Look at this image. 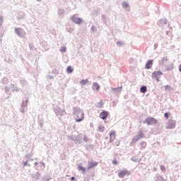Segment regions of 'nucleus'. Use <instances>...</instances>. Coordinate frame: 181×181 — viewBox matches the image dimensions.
I'll list each match as a JSON object with an SVG mask.
<instances>
[{
    "instance_id": "obj_11",
    "label": "nucleus",
    "mask_w": 181,
    "mask_h": 181,
    "mask_svg": "<svg viewBox=\"0 0 181 181\" xmlns=\"http://www.w3.org/2000/svg\"><path fill=\"white\" fill-rule=\"evenodd\" d=\"M98 165V163H89L88 169H91L93 168H95Z\"/></svg>"
},
{
    "instance_id": "obj_23",
    "label": "nucleus",
    "mask_w": 181,
    "mask_h": 181,
    "mask_svg": "<svg viewBox=\"0 0 181 181\" xmlns=\"http://www.w3.org/2000/svg\"><path fill=\"white\" fill-rule=\"evenodd\" d=\"M160 169H161L162 172H165L166 171V168L163 165L160 166Z\"/></svg>"
},
{
    "instance_id": "obj_19",
    "label": "nucleus",
    "mask_w": 181,
    "mask_h": 181,
    "mask_svg": "<svg viewBox=\"0 0 181 181\" xmlns=\"http://www.w3.org/2000/svg\"><path fill=\"white\" fill-rule=\"evenodd\" d=\"M122 6H123V8H128L129 6V4H128V3H127V2H123Z\"/></svg>"
},
{
    "instance_id": "obj_4",
    "label": "nucleus",
    "mask_w": 181,
    "mask_h": 181,
    "mask_svg": "<svg viewBox=\"0 0 181 181\" xmlns=\"http://www.w3.org/2000/svg\"><path fill=\"white\" fill-rule=\"evenodd\" d=\"M141 138H144V132L142 131H139L138 135L134 137L132 141L133 142H138Z\"/></svg>"
},
{
    "instance_id": "obj_13",
    "label": "nucleus",
    "mask_w": 181,
    "mask_h": 181,
    "mask_svg": "<svg viewBox=\"0 0 181 181\" xmlns=\"http://www.w3.org/2000/svg\"><path fill=\"white\" fill-rule=\"evenodd\" d=\"M112 90L115 93H119V91H121V90H122V86L118 87V88H112Z\"/></svg>"
},
{
    "instance_id": "obj_14",
    "label": "nucleus",
    "mask_w": 181,
    "mask_h": 181,
    "mask_svg": "<svg viewBox=\"0 0 181 181\" xmlns=\"http://www.w3.org/2000/svg\"><path fill=\"white\" fill-rule=\"evenodd\" d=\"M140 91L141 93H146V91H148V89L146 88V86H142L140 89Z\"/></svg>"
},
{
    "instance_id": "obj_22",
    "label": "nucleus",
    "mask_w": 181,
    "mask_h": 181,
    "mask_svg": "<svg viewBox=\"0 0 181 181\" xmlns=\"http://www.w3.org/2000/svg\"><path fill=\"white\" fill-rule=\"evenodd\" d=\"M141 147H142L143 149H144V148H145V147L146 146V142L143 141V142L141 144Z\"/></svg>"
},
{
    "instance_id": "obj_10",
    "label": "nucleus",
    "mask_w": 181,
    "mask_h": 181,
    "mask_svg": "<svg viewBox=\"0 0 181 181\" xmlns=\"http://www.w3.org/2000/svg\"><path fill=\"white\" fill-rule=\"evenodd\" d=\"M153 64V61H152V60H148V62H147V63L146 64V69H151V67H152V65Z\"/></svg>"
},
{
    "instance_id": "obj_20",
    "label": "nucleus",
    "mask_w": 181,
    "mask_h": 181,
    "mask_svg": "<svg viewBox=\"0 0 181 181\" xmlns=\"http://www.w3.org/2000/svg\"><path fill=\"white\" fill-rule=\"evenodd\" d=\"M78 169H79V170H81L82 172H86V168H83V167L81 166V165H79V166H78Z\"/></svg>"
},
{
    "instance_id": "obj_18",
    "label": "nucleus",
    "mask_w": 181,
    "mask_h": 181,
    "mask_svg": "<svg viewBox=\"0 0 181 181\" xmlns=\"http://www.w3.org/2000/svg\"><path fill=\"white\" fill-rule=\"evenodd\" d=\"M156 181H166V180L163 178V177H162V176H158V177H157Z\"/></svg>"
},
{
    "instance_id": "obj_7",
    "label": "nucleus",
    "mask_w": 181,
    "mask_h": 181,
    "mask_svg": "<svg viewBox=\"0 0 181 181\" xmlns=\"http://www.w3.org/2000/svg\"><path fill=\"white\" fill-rule=\"evenodd\" d=\"M116 134L117 133L115 132V131H112L109 133L110 142H114V139H115Z\"/></svg>"
},
{
    "instance_id": "obj_24",
    "label": "nucleus",
    "mask_w": 181,
    "mask_h": 181,
    "mask_svg": "<svg viewBox=\"0 0 181 181\" xmlns=\"http://www.w3.org/2000/svg\"><path fill=\"white\" fill-rule=\"evenodd\" d=\"M83 141H84L85 142H88V137H87L86 136H85L83 137Z\"/></svg>"
},
{
    "instance_id": "obj_29",
    "label": "nucleus",
    "mask_w": 181,
    "mask_h": 181,
    "mask_svg": "<svg viewBox=\"0 0 181 181\" xmlns=\"http://www.w3.org/2000/svg\"><path fill=\"white\" fill-rule=\"evenodd\" d=\"M74 177H72L71 178V180H74Z\"/></svg>"
},
{
    "instance_id": "obj_16",
    "label": "nucleus",
    "mask_w": 181,
    "mask_h": 181,
    "mask_svg": "<svg viewBox=\"0 0 181 181\" xmlns=\"http://www.w3.org/2000/svg\"><path fill=\"white\" fill-rule=\"evenodd\" d=\"M66 71H67V73H73V68H71V66H68L67 68H66Z\"/></svg>"
},
{
    "instance_id": "obj_25",
    "label": "nucleus",
    "mask_w": 181,
    "mask_h": 181,
    "mask_svg": "<svg viewBox=\"0 0 181 181\" xmlns=\"http://www.w3.org/2000/svg\"><path fill=\"white\" fill-rule=\"evenodd\" d=\"M112 163L113 165H117L118 163V161H117V159H115L113 161H112Z\"/></svg>"
},
{
    "instance_id": "obj_2",
    "label": "nucleus",
    "mask_w": 181,
    "mask_h": 181,
    "mask_svg": "<svg viewBox=\"0 0 181 181\" xmlns=\"http://www.w3.org/2000/svg\"><path fill=\"white\" fill-rule=\"evenodd\" d=\"M146 123L147 125H153L158 123V119L154 117H147L146 119Z\"/></svg>"
},
{
    "instance_id": "obj_1",
    "label": "nucleus",
    "mask_w": 181,
    "mask_h": 181,
    "mask_svg": "<svg viewBox=\"0 0 181 181\" xmlns=\"http://www.w3.org/2000/svg\"><path fill=\"white\" fill-rule=\"evenodd\" d=\"M76 115V122H81L83 119H84V113L81 111H78L75 113Z\"/></svg>"
},
{
    "instance_id": "obj_6",
    "label": "nucleus",
    "mask_w": 181,
    "mask_h": 181,
    "mask_svg": "<svg viewBox=\"0 0 181 181\" xmlns=\"http://www.w3.org/2000/svg\"><path fill=\"white\" fill-rule=\"evenodd\" d=\"M175 127H176V121L170 120L167 128L168 129H173V128H175Z\"/></svg>"
},
{
    "instance_id": "obj_28",
    "label": "nucleus",
    "mask_w": 181,
    "mask_h": 181,
    "mask_svg": "<svg viewBox=\"0 0 181 181\" xmlns=\"http://www.w3.org/2000/svg\"><path fill=\"white\" fill-rule=\"evenodd\" d=\"M179 70H180V71H181V65H180V66H179Z\"/></svg>"
},
{
    "instance_id": "obj_3",
    "label": "nucleus",
    "mask_w": 181,
    "mask_h": 181,
    "mask_svg": "<svg viewBox=\"0 0 181 181\" xmlns=\"http://www.w3.org/2000/svg\"><path fill=\"white\" fill-rule=\"evenodd\" d=\"M163 74L160 71H156L152 74V78H156L157 81H160L159 78H160V76Z\"/></svg>"
},
{
    "instance_id": "obj_17",
    "label": "nucleus",
    "mask_w": 181,
    "mask_h": 181,
    "mask_svg": "<svg viewBox=\"0 0 181 181\" xmlns=\"http://www.w3.org/2000/svg\"><path fill=\"white\" fill-rule=\"evenodd\" d=\"M104 129H105L104 126H99V127H98V131H99L100 132H104Z\"/></svg>"
},
{
    "instance_id": "obj_12",
    "label": "nucleus",
    "mask_w": 181,
    "mask_h": 181,
    "mask_svg": "<svg viewBox=\"0 0 181 181\" xmlns=\"http://www.w3.org/2000/svg\"><path fill=\"white\" fill-rule=\"evenodd\" d=\"M93 90H96L97 91H98V90H100V86L98 85V83H94L93 85Z\"/></svg>"
},
{
    "instance_id": "obj_8",
    "label": "nucleus",
    "mask_w": 181,
    "mask_h": 181,
    "mask_svg": "<svg viewBox=\"0 0 181 181\" xmlns=\"http://www.w3.org/2000/svg\"><path fill=\"white\" fill-rule=\"evenodd\" d=\"M99 117L101 118V119H107V117H108V112L103 111L101 113H100Z\"/></svg>"
},
{
    "instance_id": "obj_5",
    "label": "nucleus",
    "mask_w": 181,
    "mask_h": 181,
    "mask_svg": "<svg viewBox=\"0 0 181 181\" xmlns=\"http://www.w3.org/2000/svg\"><path fill=\"white\" fill-rule=\"evenodd\" d=\"M130 173L128 170H123L119 172L118 176L119 177H124V176H129Z\"/></svg>"
},
{
    "instance_id": "obj_21",
    "label": "nucleus",
    "mask_w": 181,
    "mask_h": 181,
    "mask_svg": "<svg viewBox=\"0 0 181 181\" xmlns=\"http://www.w3.org/2000/svg\"><path fill=\"white\" fill-rule=\"evenodd\" d=\"M16 33H17V35H18L19 36H21V29H19V28H16Z\"/></svg>"
},
{
    "instance_id": "obj_27",
    "label": "nucleus",
    "mask_w": 181,
    "mask_h": 181,
    "mask_svg": "<svg viewBox=\"0 0 181 181\" xmlns=\"http://www.w3.org/2000/svg\"><path fill=\"white\" fill-rule=\"evenodd\" d=\"M61 51H62V52H66V48H62V49H61Z\"/></svg>"
},
{
    "instance_id": "obj_9",
    "label": "nucleus",
    "mask_w": 181,
    "mask_h": 181,
    "mask_svg": "<svg viewBox=\"0 0 181 181\" xmlns=\"http://www.w3.org/2000/svg\"><path fill=\"white\" fill-rule=\"evenodd\" d=\"M72 21H73V22H74V23H76L78 25H80V23H81V22H83V20L81 18H79L77 17H73Z\"/></svg>"
},
{
    "instance_id": "obj_26",
    "label": "nucleus",
    "mask_w": 181,
    "mask_h": 181,
    "mask_svg": "<svg viewBox=\"0 0 181 181\" xmlns=\"http://www.w3.org/2000/svg\"><path fill=\"white\" fill-rule=\"evenodd\" d=\"M164 117H165V118H169V113L165 112Z\"/></svg>"
},
{
    "instance_id": "obj_15",
    "label": "nucleus",
    "mask_w": 181,
    "mask_h": 181,
    "mask_svg": "<svg viewBox=\"0 0 181 181\" xmlns=\"http://www.w3.org/2000/svg\"><path fill=\"white\" fill-rule=\"evenodd\" d=\"M87 83H88V79L82 80L81 81V84H82V86H86V84H87Z\"/></svg>"
}]
</instances>
